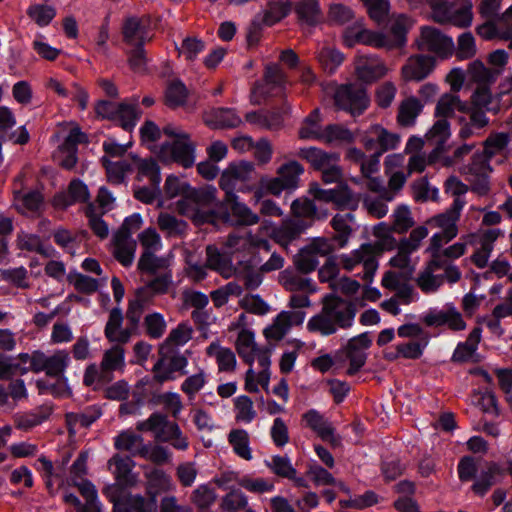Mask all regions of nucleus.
<instances>
[{
	"label": "nucleus",
	"instance_id": "1",
	"mask_svg": "<svg viewBox=\"0 0 512 512\" xmlns=\"http://www.w3.org/2000/svg\"><path fill=\"white\" fill-rule=\"evenodd\" d=\"M319 313L312 316L306 325L311 333L321 336H330L340 329H349L353 326L357 313L356 305L349 300L326 295Z\"/></svg>",
	"mask_w": 512,
	"mask_h": 512
},
{
	"label": "nucleus",
	"instance_id": "2",
	"mask_svg": "<svg viewBox=\"0 0 512 512\" xmlns=\"http://www.w3.org/2000/svg\"><path fill=\"white\" fill-rule=\"evenodd\" d=\"M217 189L214 186L190 188L176 203L177 211L190 217L196 224L209 223L215 218L218 205Z\"/></svg>",
	"mask_w": 512,
	"mask_h": 512
},
{
	"label": "nucleus",
	"instance_id": "3",
	"mask_svg": "<svg viewBox=\"0 0 512 512\" xmlns=\"http://www.w3.org/2000/svg\"><path fill=\"white\" fill-rule=\"evenodd\" d=\"M125 366V349L114 344L104 351L99 365L91 363L85 368L83 383L86 386L110 383L114 379V372H122Z\"/></svg>",
	"mask_w": 512,
	"mask_h": 512
},
{
	"label": "nucleus",
	"instance_id": "4",
	"mask_svg": "<svg viewBox=\"0 0 512 512\" xmlns=\"http://www.w3.org/2000/svg\"><path fill=\"white\" fill-rule=\"evenodd\" d=\"M163 133L173 140L161 145L160 156L184 168L192 167L195 163V144L189 134L174 124L164 126Z\"/></svg>",
	"mask_w": 512,
	"mask_h": 512
},
{
	"label": "nucleus",
	"instance_id": "5",
	"mask_svg": "<svg viewBox=\"0 0 512 512\" xmlns=\"http://www.w3.org/2000/svg\"><path fill=\"white\" fill-rule=\"evenodd\" d=\"M136 429L140 432H152L157 441L170 443L177 450L185 451L189 447L188 438L176 422L169 421L167 415L154 412L148 419L139 421Z\"/></svg>",
	"mask_w": 512,
	"mask_h": 512
},
{
	"label": "nucleus",
	"instance_id": "6",
	"mask_svg": "<svg viewBox=\"0 0 512 512\" xmlns=\"http://www.w3.org/2000/svg\"><path fill=\"white\" fill-rule=\"evenodd\" d=\"M255 175L254 164L248 161L234 162L222 172L219 186L225 192L224 200H235L236 192L250 191Z\"/></svg>",
	"mask_w": 512,
	"mask_h": 512
},
{
	"label": "nucleus",
	"instance_id": "7",
	"mask_svg": "<svg viewBox=\"0 0 512 512\" xmlns=\"http://www.w3.org/2000/svg\"><path fill=\"white\" fill-rule=\"evenodd\" d=\"M427 3L431 7L433 19L438 23H449L459 28H467L472 24L471 3L457 5L448 0H427Z\"/></svg>",
	"mask_w": 512,
	"mask_h": 512
},
{
	"label": "nucleus",
	"instance_id": "8",
	"mask_svg": "<svg viewBox=\"0 0 512 512\" xmlns=\"http://www.w3.org/2000/svg\"><path fill=\"white\" fill-rule=\"evenodd\" d=\"M491 159L483 151H477L471 162L461 169L462 175L470 184V190L479 196H486L490 192V174L493 171Z\"/></svg>",
	"mask_w": 512,
	"mask_h": 512
},
{
	"label": "nucleus",
	"instance_id": "9",
	"mask_svg": "<svg viewBox=\"0 0 512 512\" xmlns=\"http://www.w3.org/2000/svg\"><path fill=\"white\" fill-rule=\"evenodd\" d=\"M107 497L113 504V512H157L158 502L141 494H132L119 488H108Z\"/></svg>",
	"mask_w": 512,
	"mask_h": 512
},
{
	"label": "nucleus",
	"instance_id": "10",
	"mask_svg": "<svg viewBox=\"0 0 512 512\" xmlns=\"http://www.w3.org/2000/svg\"><path fill=\"white\" fill-rule=\"evenodd\" d=\"M464 206L465 201L463 198H455L449 209L433 218L436 226L441 229L440 232L435 233L429 240V242H433L434 247L445 245L457 236V222L460 219Z\"/></svg>",
	"mask_w": 512,
	"mask_h": 512
},
{
	"label": "nucleus",
	"instance_id": "11",
	"mask_svg": "<svg viewBox=\"0 0 512 512\" xmlns=\"http://www.w3.org/2000/svg\"><path fill=\"white\" fill-rule=\"evenodd\" d=\"M333 251V246L327 238H314L300 249L295 256L294 264L298 272L308 274L319 265V258L326 257Z\"/></svg>",
	"mask_w": 512,
	"mask_h": 512
},
{
	"label": "nucleus",
	"instance_id": "12",
	"mask_svg": "<svg viewBox=\"0 0 512 512\" xmlns=\"http://www.w3.org/2000/svg\"><path fill=\"white\" fill-rule=\"evenodd\" d=\"M264 230L268 231L269 227L262 225L256 233L247 232L243 235L231 233L227 236L225 246L230 250V254L245 252L251 256L257 254L255 252L256 249L270 253L271 244L263 236Z\"/></svg>",
	"mask_w": 512,
	"mask_h": 512
},
{
	"label": "nucleus",
	"instance_id": "13",
	"mask_svg": "<svg viewBox=\"0 0 512 512\" xmlns=\"http://www.w3.org/2000/svg\"><path fill=\"white\" fill-rule=\"evenodd\" d=\"M334 101L339 109L348 111L353 116L362 114L369 105L365 88L356 84L339 86L335 91Z\"/></svg>",
	"mask_w": 512,
	"mask_h": 512
},
{
	"label": "nucleus",
	"instance_id": "14",
	"mask_svg": "<svg viewBox=\"0 0 512 512\" xmlns=\"http://www.w3.org/2000/svg\"><path fill=\"white\" fill-rule=\"evenodd\" d=\"M70 362V354L65 349L55 350L50 355L37 350L34 351L33 372H45L49 377L62 378Z\"/></svg>",
	"mask_w": 512,
	"mask_h": 512
},
{
	"label": "nucleus",
	"instance_id": "15",
	"mask_svg": "<svg viewBox=\"0 0 512 512\" xmlns=\"http://www.w3.org/2000/svg\"><path fill=\"white\" fill-rule=\"evenodd\" d=\"M188 359L180 352H173L169 355H161L152 368L154 380L157 383H164L176 379V373L187 375Z\"/></svg>",
	"mask_w": 512,
	"mask_h": 512
},
{
	"label": "nucleus",
	"instance_id": "16",
	"mask_svg": "<svg viewBox=\"0 0 512 512\" xmlns=\"http://www.w3.org/2000/svg\"><path fill=\"white\" fill-rule=\"evenodd\" d=\"M372 340L367 332L352 337L337 355H343L349 361L346 373L349 376L356 374L366 363V350L371 346Z\"/></svg>",
	"mask_w": 512,
	"mask_h": 512
},
{
	"label": "nucleus",
	"instance_id": "17",
	"mask_svg": "<svg viewBox=\"0 0 512 512\" xmlns=\"http://www.w3.org/2000/svg\"><path fill=\"white\" fill-rule=\"evenodd\" d=\"M428 236V229L425 226L414 228L408 238L402 239L397 246V254L390 259V265L395 268L405 269L411 273L410 255L417 251L421 241Z\"/></svg>",
	"mask_w": 512,
	"mask_h": 512
},
{
	"label": "nucleus",
	"instance_id": "18",
	"mask_svg": "<svg viewBox=\"0 0 512 512\" xmlns=\"http://www.w3.org/2000/svg\"><path fill=\"white\" fill-rule=\"evenodd\" d=\"M418 47L422 51L435 53L441 58L450 57L455 50L453 39L444 35L434 27H423L418 40Z\"/></svg>",
	"mask_w": 512,
	"mask_h": 512
},
{
	"label": "nucleus",
	"instance_id": "19",
	"mask_svg": "<svg viewBox=\"0 0 512 512\" xmlns=\"http://www.w3.org/2000/svg\"><path fill=\"white\" fill-rule=\"evenodd\" d=\"M361 142L366 150L382 155L388 150L397 148L400 137L398 134L391 133L382 126L375 124L364 131Z\"/></svg>",
	"mask_w": 512,
	"mask_h": 512
},
{
	"label": "nucleus",
	"instance_id": "20",
	"mask_svg": "<svg viewBox=\"0 0 512 512\" xmlns=\"http://www.w3.org/2000/svg\"><path fill=\"white\" fill-rule=\"evenodd\" d=\"M424 323L429 327L446 326L453 332L463 331L467 324L460 311L453 304H446L442 309L429 310L424 318Z\"/></svg>",
	"mask_w": 512,
	"mask_h": 512
},
{
	"label": "nucleus",
	"instance_id": "21",
	"mask_svg": "<svg viewBox=\"0 0 512 512\" xmlns=\"http://www.w3.org/2000/svg\"><path fill=\"white\" fill-rule=\"evenodd\" d=\"M124 315L120 307H114L109 311L108 320L104 328V335L110 343L115 345L127 344L136 335L126 324L123 327Z\"/></svg>",
	"mask_w": 512,
	"mask_h": 512
},
{
	"label": "nucleus",
	"instance_id": "22",
	"mask_svg": "<svg viewBox=\"0 0 512 512\" xmlns=\"http://www.w3.org/2000/svg\"><path fill=\"white\" fill-rule=\"evenodd\" d=\"M83 142H86V135L79 128L71 129L55 154V158L62 168L72 170L75 167L78 161L77 146Z\"/></svg>",
	"mask_w": 512,
	"mask_h": 512
},
{
	"label": "nucleus",
	"instance_id": "23",
	"mask_svg": "<svg viewBox=\"0 0 512 512\" xmlns=\"http://www.w3.org/2000/svg\"><path fill=\"white\" fill-rule=\"evenodd\" d=\"M376 252L377 249L372 244H362L359 249L353 251L351 254L342 255L340 262L348 271L352 270L357 264L362 263L365 274L371 276L378 267Z\"/></svg>",
	"mask_w": 512,
	"mask_h": 512
},
{
	"label": "nucleus",
	"instance_id": "24",
	"mask_svg": "<svg viewBox=\"0 0 512 512\" xmlns=\"http://www.w3.org/2000/svg\"><path fill=\"white\" fill-rule=\"evenodd\" d=\"M264 225H267L269 230H264L263 235L269 233L270 237L276 243L285 248L310 227V223L307 221L294 218L283 221L282 224L276 228H271L267 223Z\"/></svg>",
	"mask_w": 512,
	"mask_h": 512
},
{
	"label": "nucleus",
	"instance_id": "25",
	"mask_svg": "<svg viewBox=\"0 0 512 512\" xmlns=\"http://www.w3.org/2000/svg\"><path fill=\"white\" fill-rule=\"evenodd\" d=\"M435 68V58L430 55H414L408 58L401 69L405 81H422Z\"/></svg>",
	"mask_w": 512,
	"mask_h": 512
},
{
	"label": "nucleus",
	"instance_id": "26",
	"mask_svg": "<svg viewBox=\"0 0 512 512\" xmlns=\"http://www.w3.org/2000/svg\"><path fill=\"white\" fill-rule=\"evenodd\" d=\"M149 18L146 16L136 17L130 16L124 20L122 26V35L125 43L131 46L144 45L146 41H150L149 36Z\"/></svg>",
	"mask_w": 512,
	"mask_h": 512
},
{
	"label": "nucleus",
	"instance_id": "27",
	"mask_svg": "<svg viewBox=\"0 0 512 512\" xmlns=\"http://www.w3.org/2000/svg\"><path fill=\"white\" fill-rule=\"evenodd\" d=\"M383 39L381 33L365 29L361 21H356L352 26L347 27L343 33V41L347 47L364 44L381 48L386 45Z\"/></svg>",
	"mask_w": 512,
	"mask_h": 512
},
{
	"label": "nucleus",
	"instance_id": "28",
	"mask_svg": "<svg viewBox=\"0 0 512 512\" xmlns=\"http://www.w3.org/2000/svg\"><path fill=\"white\" fill-rule=\"evenodd\" d=\"M262 259L258 254H253L246 261H240L236 268L234 276L243 282L248 290L257 289L263 282V272L258 266Z\"/></svg>",
	"mask_w": 512,
	"mask_h": 512
},
{
	"label": "nucleus",
	"instance_id": "29",
	"mask_svg": "<svg viewBox=\"0 0 512 512\" xmlns=\"http://www.w3.org/2000/svg\"><path fill=\"white\" fill-rule=\"evenodd\" d=\"M430 256V260L416 279L418 287L424 293L435 292L443 285L442 273H439L441 271L440 257L438 255Z\"/></svg>",
	"mask_w": 512,
	"mask_h": 512
},
{
	"label": "nucleus",
	"instance_id": "30",
	"mask_svg": "<svg viewBox=\"0 0 512 512\" xmlns=\"http://www.w3.org/2000/svg\"><path fill=\"white\" fill-rule=\"evenodd\" d=\"M16 125V117L7 106H0V134L4 139L14 144L24 145L29 142L30 135L25 126H20L13 132L9 131Z\"/></svg>",
	"mask_w": 512,
	"mask_h": 512
},
{
	"label": "nucleus",
	"instance_id": "31",
	"mask_svg": "<svg viewBox=\"0 0 512 512\" xmlns=\"http://www.w3.org/2000/svg\"><path fill=\"white\" fill-rule=\"evenodd\" d=\"M303 420L322 440L328 441L334 446L340 443V438L335 435L332 424L318 411L314 409L307 411L303 415Z\"/></svg>",
	"mask_w": 512,
	"mask_h": 512
},
{
	"label": "nucleus",
	"instance_id": "32",
	"mask_svg": "<svg viewBox=\"0 0 512 512\" xmlns=\"http://www.w3.org/2000/svg\"><path fill=\"white\" fill-rule=\"evenodd\" d=\"M206 266L226 279L234 276L237 268L230 254L221 252L213 245L206 247Z\"/></svg>",
	"mask_w": 512,
	"mask_h": 512
},
{
	"label": "nucleus",
	"instance_id": "33",
	"mask_svg": "<svg viewBox=\"0 0 512 512\" xmlns=\"http://www.w3.org/2000/svg\"><path fill=\"white\" fill-rule=\"evenodd\" d=\"M137 243L132 237L114 233L111 252L114 258L124 267H130L135 258Z\"/></svg>",
	"mask_w": 512,
	"mask_h": 512
},
{
	"label": "nucleus",
	"instance_id": "34",
	"mask_svg": "<svg viewBox=\"0 0 512 512\" xmlns=\"http://www.w3.org/2000/svg\"><path fill=\"white\" fill-rule=\"evenodd\" d=\"M114 466L112 471L115 480L125 487H132L137 483V476L132 472L135 462L128 456L115 454L108 461V467Z\"/></svg>",
	"mask_w": 512,
	"mask_h": 512
},
{
	"label": "nucleus",
	"instance_id": "35",
	"mask_svg": "<svg viewBox=\"0 0 512 512\" xmlns=\"http://www.w3.org/2000/svg\"><path fill=\"white\" fill-rule=\"evenodd\" d=\"M387 73L385 64L376 56L360 57L356 64L358 78L366 83H372Z\"/></svg>",
	"mask_w": 512,
	"mask_h": 512
},
{
	"label": "nucleus",
	"instance_id": "36",
	"mask_svg": "<svg viewBox=\"0 0 512 512\" xmlns=\"http://www.w3.org/2000/svg\"><path fill=\"white\" fill-rule=\"evenodd\" d=\"M114 446L117 450L129 452L132 456L148 455V446L145 445L143 437L132 430L119 433L114 438Z\"/></svg>",
	"mask_w": 512,
	"mask_h": 512
},
{
	"label": "nucleus",
	"instance_id": "37",
	"mask_svg": "<svg viewBox=\"0 0 512 512\" xmlns=\"http://www.w3.org/2000/svg\"><path fill=\"white\" fill-rule=\"evenodd\" d=\"M303 273L286 269L279 274L280 284L291 292L314 293L317 290L316 284L311 278L303 276Z\"/></svg>",
	"mask_w": 512,
	"mask_h": 512
},
{
	"label": "nucleus",
	"instance_id": "38",
	"mask_svg": "<svg viewBox=\"0 0 512 512\" xmlns=\"http://www.w3.org/2000/svg\"><path fill=\"white\" fill-rule=\"evenodd\" d=\"M51 408L48 406H40L31 411L18 412L13 415V422L17 429L29 431L40 425L51 415Z\"/></svg>",
	"mask_w": 512,
	"mask_h": 512
},
{
	"label": "nucleus",
	"instance_id": "39",
	"mask_svg": "<svg viewBox=\"0 0 512 512\" xmlns=\"http://www.w3.org/2000/svg\"><path fill=\"white\" fill-rule=\"evenodd\" d=\"M500 235V229H489L483 233L480 247L470 256L471 262L476 267L483 269L487 266L491 252L494 249V242Z\"/></svg>",
	"mask_w": 512,
	"mask_h": 512
},
{
	"label": "nucleus",
	"instance_id": "40",
	"mask_svg": "<svg viewBox=\"0 0 512 512\" xmlns=\"http://www.w3.org/2000/svg\"><path fill=\"white\" fill-rule=\"evenodd\" d=\"M133 171L137 170L136 180L148 179L154 187H159L161 182L160 167L153 158L141 159L132 155Z\"/></svg>",
	"mask_w": 512,
	"mask_h": 512
},
{
	"label": "nucleus",
	"instance_id": "41",
	"mask_svg": "<svg viewBox=\"0 0 512 512\" xmlns=\"http://www.w3.org/2000/svg\"><path fill=\"white\" fill-rule=\"evenodd\" d=\"M482 329L475 327L469 333L466 341L459 342L452 354L451 361L454 363H465L472 359L481 341Z\"/></svg>",
	"mask_w": 512,
	"mask_h": 512
},
{
	"label": "nucleus",
	"instance_id": "42",
	"mask_svg": "<svg viewBox=\"0 0 512 512\" xmlns=\"http://www.w3.org/2000/svg\"><path fill=\"white\" fill-rule=\"evenodd\" d=\"M157 225L166 238H183L188 231V223L168 212H160Z\"/></svg>",
	"mask_w": 512,
	"mask_h": 512
},
{
	"label": "nucleus",
	"instance_id": "43",
	"mask_svg": "<svg viewBox=\"0 0 512 512\" xmlns=\"http://www.w3.org/2000/svg\"><path fill=\"white\" fill-rule=\"evenodd\" d=\"M146 494L157 500L158 494L173 488L171 477L161 469H151L145 472Z\"/></svg>",
	"mask_w": 512,
	"mask_h": 512
},
{
	"label": "nucleus",
	"instance_id": "44",
	"mask_svg": "<svg viewBox=\"0 0 512 512\" xmlns=\"http://www.w3.org/2000/svg\"><path fill=\"white\" fill-rule=\"evenodd\" d=\"M451 136L450 122L448 119L437 118L433 126L426 133V143L433 147L437 153L445 149V145Z\"/></svg>",
	"mask_w": 512,
	"mask_h": 512
},
{
	"label": "nucleus",
	"instance_id": "45",
	"mask_svg": "<svg viewBox=\"0 0 512 512\" xmlns=\"http://www.w3.org/2000/svg\"><path fill=\"white\" fill-rule=\"evenodd\" d=\"M246 121L260 129L278 130L283 125V113L277 110L249 112Z\"/></svg>",
	"mask_w": 512,
	"mask_h": 512
},
{
	"label": "nucleus",
	"instance_id": "46",
	"mask_svg": "<svg viewBox=\"0 0 512 512\" xmlns=\"http://www.w3.org/2000/svg\"><path fill=\"white\" fill-rule=\"evenodd\" d=\"M291 210L294 219L305 220L310 223V226L315 220L327 217V212H319L314 201L308 198H298L294 200L291 205Z\"/></svg>",
	"mask_w": 512,
	"mask_h": 512
},
{
	"label": "nucleus",
	"instance_id": "47",
	"mask_svg": "<svg viewBox=\"0 0 512 512\" xmlns=\"http://www.w3.org/2000/svg\"><path fill=\"white\" fill-rule=\"evenodd\" d=\"M297 155L319 171L333 164V161H339L337 153H328L316 147L301 148Z\"/></svg>",
	"mask_w": 512,
	"mask_h": 512
},
{
	"label": "nucleus",
	"instance_id": "48",
	"mask_svg": "<svg viewBox=\"0 0 512 512\" xmlns=\"http://www.w3.org/2000/svg\"><path fill=\"white\" fill-rule=\"evenodd\" d=\"M466 110L467 104L462 102L456 93H445L437 101L434 115L436 118L448 119L454 115L455 111Z\"/></svg>",
	"mask_w": 512,
	"mask_h": 512
},
{
	"label": "nucleus",
	"instance_id": "49",
	"mask_svg": "<svg viewBox=\"0 0 512 512\" xmlns=\"http://www.w3.org/2000/svg\"><path fill=\"white\" fill-rule=\"evenodd\" d=\"M102 415L101 409L97 406H89L82 412H70L65 416L66 424L70 432H75L77 428H87L92 425Z\"/></svg>",
	"mask_w": 512,
	"mask_h": 512
},
{
	"label": "nucleus",
	"instance_id": "50",
	"mask_svg": "<svg viewBox=\"0 0 512 512\" xmlns=\"http://www.w3.org/2000/svg\"><path fill=\"white\" fill-rule=\"evenodd\" d=\"M355 216L352 213L336 214L331 220V226L335 231L334 241L340 247L346 246L353 232Z\"/></svg>",
	"mask_w": 512,
	"mask_h": 512
},
{
	"label": "nucleus",
	"instance_id": "51",
	"mask_svg": "<svg viewBox=\"0 0 512 512\" xmlns=\"http://www.w3.org/2000/svg\"><path fill=\"white\" fill-rule=\"evenodd\" d=\"M205 121L215 128H234L240 125L241 118L231 108H214L207 114Z\"/></svg>",
	"mask_w": 512,
	"mask_h": 512
},
{
	"label": "nucleus",
	"instance_id": "52",
	"mask_svg": "<svg viewBox=\"0 0 512 512\" xmlns=\"http://www.w3.org/2000/svg\"><path fill=\"white\" fill-rule=\"evenodd\" d=\"M89 199L87 186L80 180L70 182L66 194L57 195L54 199L56 206L67 207L75 202H85Z\"/></svg>",
	"mask_w": 512,
	"mask_h": 512
},
{
	"label": "nucleus",
	"instance_id": "53",
	"mask_svg": "<svg viewBox=\"0 0 512 512\" xmlns=\"http://www.w3.org/2000/svg\"><path fill=\"white\" fill-rule=\"evenodd\" d=\"M408 26V18L404 15H399L391 25L390 35H386L381 33V36L384 38V42L386 45H383L381 48H386L388 50L401 47L406 42V33Z\"/></svg>",
	"mask_w": 512,
	"mask_h": 512
},
{
	"label": "nucleus",
	"instance_id": "54",
	"mask_svg": "<svg viewBox=\"0 0 512 512\" xmlns=\"http://www.w3.org/2000/svg\"><path fill=\"white\" fill-rule=\"evenodd\" d=\"M422 109L423 104L414 96L402 100L398 108L397 122L404 127L414 125Z\"/></svg>",
	"mask_w": 512,
	"mask_h": 512
},
{
	"label": "nucleus",
	"instance_id": "55",
	"mask_svg": "<svg viewBox=\"0 0 512 512\" xmlns=\"http://www.w3.org/2000/svg\"><path fill=\"white\" fill-rule=\"evenodd\" d=\"M468 247L467 237H461L458 242L444 248V245H440L439 247H434L433 242H429V246L426 249V252L430 255H438L440 260H448L453 262L463 256Z\"/></svg>",
	"mask_w": 512,
	"mask_h": 512
},
{
	"label": "nucleus",
	"instance_id": "56",
	"mask_svg": "<svg viewBox=\"0 0 512 512\" xmlns=\"http://www.w3.org/2000/svg\"><path fill=\"white\" fill-rule=\"evenodd\" d=\"M259 347L255 343V335L248 329L239 332L236 340V350L239 356L250 366L255 360V354Z\"/></svg>",
	"mask_w": 512,
	"mask_h": 512
},
{
	"label": "nucleus",
	"instance_id": "57",
	"mask_svg": "<svg viewBox=\"0 0 512 512\" xmlns=\"http://www.w3.org/2000/svg\"><path fill=\"white\" fill-rule=\"evenodd\" d=\"M102 162L106 169L108 180L113 184H121L126 175L133 171L132 158L130 160L122 159L118 161H110L106 157H103Z\"/></svg>",
	"mask_w": 512,
	"mask_h": 512
},
{
	"label": "nucleus",
	"instance_id": "58",
	"mask_svg": "<svg viewBox=\"0 0 512 512\" xmlns=\"http://www.w3.org/2000/svg\"><path fill=\"white\" fill-rule=\"evenodd\" d=\"M206 354L215 357L219 371H233L235 369L236 357L231 349L222 347L217 342H212L206 348Z\"/></svg>",
	"mask_w": 512,
	"mask_h": 512
},
{
	"label": "nucleus",
	"instance_id": "59",
	"mask_svg": "<svg viewBox=\"0 0 512 512\" xmlns=\"http://www.w3.org/2000/svg\"><path fill=\"white\" fill-rule=\"evenodd\" d=\"M224 201L230 206L231 214L237 225L252 226L259 222V216L245 203L240 202L238 197H235V200Z\"/></svg>",
	"mask_w": 512,
	"mask_h": 512
},
{
	"label": "nucleus",
	"instance_id": "60",
	"mask_svg": "<svg viewBox=\"0 0 512 512\" xmlns=\"http://www.w3.org/2000/svg\"><path fill=\"white\" fill-rule=\"evenodd\" d=\"M394 198V192L385 191L383 195L366 196L363 199V206L370 215L376 218H382L388 213L387 203L393 201Z\"/></svg>",
	"mask_w": 512,
	"mask_h": 512
},
{
	"label": "nucleus",
	"instance_id": "61",
	"mask_svg": "<svg viewBox=\"0 0 512 512\" xmlns=\"http://www.w3.org/2000/svg\"><path fill=\"white\" fill-rule=\"evenodd\" d=\"M228 442L232 446L233 451L237 456L248 461L252 459L249 434L246 430H231L228 434Z\"/></svg>",
	"mask_w": 512,
	"mask_h": 512
},
{
	"label": "nucleus",
	"instance_id": "62",
	"mask_svg": "<svg viewBox=\"0 0 512 512\" xmlns=\"http://www.w3.org/2000/svg\"><path fill=\"white\" fill-rule=\"evenodd\" d=\"M147 302L148 298L143 297V291H137L136 298L129 301L126 310V320L128 326L136 335L138 334L139 323Z\"/></svg>",
	"mask_w": 512,
	"mask_h": 512
},
{
	"label": "nucleus",
	"instance_id": "63",
	"mask_svg": "<svg viewBox=\"0 0 512 512\" xmlns=\"http://www.w3.org/2000/svg\"><path fill=\"white\" fill-rule=\"evenodd\" d=\"M298 18L308 25H316L322 19V11L318 0H302L295 6Z\"/></svg>",
	"mask_w": 512,
	"mask_h": 512
},
{
	"label": "nucleus",
	"instance_id": "64",
	"mask_svg": "<svg viewBox=\"0 0 512 512\" xmlns=\"http://www.w3.org/2000/svg\"><path fill=\"white\" fill-rule=\"evenodd\" d=\"M79 492L85 499V503H81L76 512H102L98 493L92 482H84L79 485Z\"/></svg>",
	"mask_w": 512,
	"mask_h": 512
}]
</instances>
